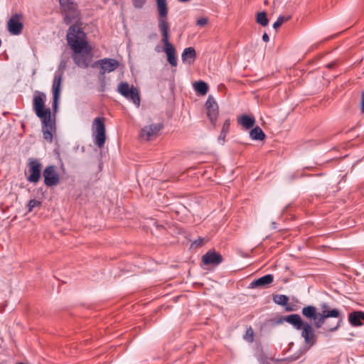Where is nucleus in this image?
<instances>
[{
  "label": "nucleus",
  "mask_w": 364,
  "mask_h": 364,
  "mask_svg": "<svg viewBox=\"0 0 364 364\" xmlns=\"http://www.w3.org/2000/svg\"><path fill=\"white\" fill-rule=\"evenodd\" d=\"M361 111L364 113V92H362Z\"/></svg>",
  "instance_id": "36"
},
{
  "label": "nucleus",
  "mask_w": 364,
  "mask_h": 364,
  "mask_svg": "<svg viewBox=\"0 0 364 364\" xmlns=\"http://www.w3.org/2000/svg\"><path fill=\"white\" fill-rule=\"evenodd\" d=\"M274 280V276L271 274H266L262 276L254 281H252L250 284L251 288L255 287H265L267 285L270 284Z\"/></svg>",
  "instance_id": "21"
},
{
  "label": "nucleus",
  "mask_w": 364,
  "mask_h": 364,
  "mask_svg": "<svg viewBox=\"0 0 364 364\" xmlns=\"http://www.w3.org/2000/svg\"><path fill=\"white\" fill-rule=\"evenodd\" d=\"M92 132L94 143L99 148L104 146L106 141V129L103 117H96L93 120Z\"/></svg>",
  "instance_id": "5"
},
{
  "label": "nucleus",
  "mask_w": 364,
  "mask_h": 364,
  "mask_svg": "<svg viewBox=\"0 0 364 364\" xmlns=\"http://www.w3.org/2000/svg\"><path fill=\"white\" fill-rule=\"evenodd\" d=\"M286 321L291 324L296 330H300L306 321H304L299 314H294L282 318L279 322Z\"/></svg>",
  "instance_id": "19"
},
{
  "label": "nucleus",
  "mask_w": 364,
  "mask_h": 364,
  "mask_svg": "<svg viewBox=\"0 0 364 364\" xmlns=\"http://www.w3.org/2000/svg\"><path fill=\"white\" fill-rule=\"evenodd\" d=\"M301 313L306 318L313 320L314 326L317 328V321L318 319V318H319L320 313L317 312L316 307L312 305L304 306L302 308Z\"/></svg>",
  "instance_id": "17"
},
{
  "label": "nucleus",
  "mask_w": 364,
  "mask_h": 364,
  "mask_svg": "<svg viewBox=\"0 0 364 364\" xmlns=\"http://www.w3.org/2000/svg\"><path fill=\"white\" fill-rule=\"evenodd\" d=\"M328 318H338V321L336 325L333 326L326 325L325 329L330 332H333L338 330L341 326L343 320V316L341 311L336 309H328L327 311H321V312L319 314V318H318V319L317 321V328H321L324 324L325 321Z\"/></svg>",
  "instance_id": "4"
},
{
  "label": "nucleus",
  "mask_w": 364,
  "mask_h": 364,
  "mask_svg": "<svg viewBox=\"0 0 364 364\" xmlns=\"http://www.w3.org/2000/svg\"><path fill=\"white\" fill-rule=\"evenodd\" d=\"M162 129V125L160 124H152L144 127L141 129V136L142 139L149 141L155 136Z\"/></svg>",
  "instance_id": "15"
},
{
  "label": "nucleus",
  "mask_w": 364,
  "mask_h": 364,
  "mask_svg": "<svg viewBox=\"0 0 364 364\" xmlns=\"http://www.w3.org/2000/svg\"><path fill=\"white\" fill-rule=\"evenodd\" d=\"M44 184L48 187L57 186L60 182V176L54 165L47 166L43 171Z\"/></svg>",
  "instance_id": "9"
},
{
  "label": "nucleus",
  "mask_w": 364,
  "mask_h": 364,
  "mask_svg": "<svg viewBox=\"0 0 364 364\" xmlns=\"http://www.w3.org/2000/svg\"><path fill=\"white\" fill-rule=\"evenodd\" d=\"M196 57V50L193 47L186 48L181 55V59L183 63L191 64L194 62Z\"/></svg>",
  "instance_id": "22"
},
{
  "label": "nucleus",
  "mask_w": 364,
  "mask_h": 364,
  "mask_svg": "<svg viewBox=\"0 0 364 364\" xmlns=\"http://www.w3.org/2000/svg\"><path fill=\"white\" fill-rule=\"evenodd\" d=\"M21 15L14 14L8 21V30L12 35H19L23 29V23L20 21Z\"/></svg>",
  "instance_id": "14"
},
{
  "label": "nucleus",
  "mask_w": 364,
  "mask_h": 364,
  "mask_svg": "<svg viewBox=\"0 0 364 364\" xmlns=\"http://www.w3.org/2000/svg\"><path fill=\"white\" fill-rule=\"evenodd\" d=\"M230 128V121L226 120L223 126L220 136H218V141L220 144H223L225 142V138Z\"/></svg>",
  "instance_id": "27"
},
{
  "label": "nucleus",
  "mask_w": 364,
  "mask_h": 364,
  "mask_svg": "<svg viewBox=\"0 0 364 364\" xmlns=\"http://www.w3.org/2000/svg\"><path fill=\"white\" fill-rule=\"evenodd\" d=\"M85 38V33L79 26L73 25L69 28L67 41L74 52L73 60L78 67L84 69L89 67L92 59L91 48H87Z\"/></svg>",
  "instance_id": "1"
},
{
  "label": "nucleus",
  "mask_w": 364,
  "mask_h": 364,
  "mask_svg": "<svg viewBox=\"0 0 364 364\" xmlns=\"http://www.w3.org/2000/svg\"><path fill=\"white\" fill-rule=\"evenodd\" d=\"M158 26L161 33V42L164 48L173 47V44L169 41V24L168 21H158Z\"/></svg>",
  "instance_id": "16"
},
{
  "label": "nucleus",
  "mask_w": 364,
  "mask_h": 364,
  "mask_svg": "<svg viewBox=\"0 0 364 364\" xmlns=\"http://www.w3.org/2000/svg\"><path fill=\"white\" fill-rule=\"evenodd\" d=\"M164 51L167 55V60L173 67L177 66V59L176 57V49L174 46L170 48H164Z\"/></svg>",
  "instance_id": "23"
},
{
  "label": "nucleus",
  "mask_w": 364,
  "mask_h": 364,
  "mask_svg": "<svg viewBox=\"0 0 364 364\" xmlns=\"http://www.w3.org/2000/svg\"><path fill=\"white\" fill-rule=\"evenodd\" d=\"M118 91L122 96L136 105V107H139L140 97L136 88L133 86L130 87L127 82H122L118 86Z\"/></svg>",
  "instance_id": "7"
},
{
  "label": "nucleus",
  "mask_w": 364,
  "mask_h": 364,
  "mask_svg": "<svg viewBox=\"0 0 364 364\" xmlns=\"http://www.w3.org/2000/svg\"><path fill=\"white\" fill-rule=\"evenodd\" d=\"M333 63H329V64L327 65V67L328 68H331L333 67Z\"/></svg>",
  "instance_id": "41"
},
{
  "label": "nucleus",
  "mask_w": 364,
  "mask_h": 364,
  "mask_svg": "<svg viewBox=\"0 0 364 364\" xmlns=\"http://www.w3.org/2000/svg\"><path fill=\"white\" fill-rule=\"evenodd\" d=\"M291 18V16L290 15L287 16H279L277 21L273 23V28L277 30L282 23L288 21Z\"/></svg>",
  "instance_id": "30"
},
{
  "label": "nucleus",
  "mask_w": 364,
  "mask_h": 364,
  "mask_svg": "<svg viewBox=\"0 0 364 364\" xmlns=\"http://www.w3.org/2000/svg\"><path fill=\"white\" fill-rule=\"evenodd\" d=\"M239 123L246 129H249L254 127L255 123V117L247 114H243L239 119Z\"/></svg>",
  "instance_id": "24"
},
{
  "label": "nucleus",
  "mask_w": 364,
  "mask_h": 364,
  "mask_svg": "<svg viewBox=\"0 0 364 364\" xmlns=\"http://www.w3.org/2000/svg\"><path fill=\"white\" fill-rule=\"evenodd\" d=\"M62 13L64 14V21L70 24L77 16V4L73 0H59Z\"/></svg>",
  "instance_id": "6"
},
{
  "label": "nucleus",
  "mask_w": 364,
  "mask_h": 364,
  "mask_svg": "<svg viewBox=\"0 0 364 364\" xmlns=\"http://www.w3.org/2000/svg\"><path fill=\"white\" fill-rule=\"evenodd\" d=\"M155 50H156L157 53L161 52L160 48H159V46H156V47H155Z\"/></svg>",
  "instance_id": "39"
},
{
  "label": "nucleus",
  "mask_w": 364,
  "mask_h": 364,
  "mask_svg": "<svg viewBox=\"0 0 364 364\" xmlns=\"http://www.w3.org/2000/svg\"><path fill=\"white\" fill-rule=\"evenodd\" d=\"M178 1H180V2L185 3V2L189 1L190 0H178Z\"/></svg>",
  "instance_id": "42"
},
{
  "label": "nucleus",
  "mask_w": 364,
  "mask_h": 364,
  "mask_svg": "<svg viewBox=\"0 0 364 364\" xmlns=\"http://www.w3.org/2000/svg\"><path fill=\"white\" fill-rule=\"evenodd\" d=\"M207 115L212 124H214L218 115V106L216 100L212 95H209L205 104Z\"/></svg>",
  "instance_id": "12"
},
{
  "label": "nucleus",
  "mask_w": 364,
  "mask_h": 364,
  "mask_svg": "<svg viewBox=\"0 0 364 364\" xmlns=\"http://www.w3.org/2000/svg\"><path fill=\"white\" fill-rule=\"evenodd\" d=\"M249 331H250V336H251L250 341H252L253 340V332H252V330L251 328L247 331V334L249 333Z\"/></svg>",
  "instance_id": "38"
},
{
  "label": "nucleus",
  "mask_w": 364,
  "mask_h": 364,
  "mask_svg": "<svg viewBox=\"0 0 364 364\" xmlns=\"http://www.w3.org/2000/svg\"><path fill=\"white\" fill-rule=\"evenodd\" d=\"M272 228H273V229H276V228H277L276 223H275V222H272Z\"/></svg>",
  "instance_id": "40"
},
{
  "label": "nucleus",
  "mask_w": 364,
  "mask_h": 364,
  "mask_svg": "<svg viewBox=\"0 0 364 364\" xmlns=\"http://www.w3.org/2000/svg\"><path fill=\"white\" fill-rule=\"evenodd\" d=\"M273 301L281 306H285L289 301V297L284 294H277L273 296Z\"/></svg>",
  "instance_id": "29"
},
{
  "label": "nucleus",
  "mask_w": 364,
  "mask_h": 364,
  "mask_svg": "<svg viewBox=\"0 0 364 364\" xmlns=\"http://www.w3.org/2000/svg\"><path fill=\"white\" fill-rule=\"evenodd\" d=\"M250 137L252 140L261 141L264 139L265 134L262 129L259 127L257 126L250 131Z\"/></svg>",
  "instance_id": "25"
},
{
  "label": "nucleus",
  "mask_w": 364,
  "mask_h": 364,
  "mask_svg": "<svg viewBox=\"0 0 364 364\" xmlns=\"http://www.w3.org/2000/svg\"><path fill=\"white\" fill-rule=\"evenodd\" d=\"M202 261L206 265L218 266L223 262V258L219 252L209 250L203 255Z\"/></svg>",
  "instance_id": "13"
},
{
  "label": "nucleus",
  "mask_w": 364,
  "mask_h": 364,
  "mask_svg": "<svg viewBox=\"0 0 364 364\" xmlns=\"http://www.w3.org/2000/svg\"><path fill=\"white\" fill-rule=\"evenodd\" d=\"M41 205V202L36 200L35 199H31L28 201L27 208L28 212H31L33 209L36 207H40Z\"/></svg>",
  "instance_id": "31"
},
{
  "label": "nucleus",
  "mask_w": 364,
  "mask_h": 364,
  "mask_svg": "<svg viewBox=\"0 0 364 364\" xmlns=\"http://www.w3.org/2000/svg\"><path fill=\"white\" fill-rule=\"evenodd\" d=\"M46 94L35 91L33 95V109L36 114L42 120V132L43 138L48 142L53 141V133L55 131V122L51 119V112L45 108Z\"/></svg>",
  "instance_id": "2"
},
{
  "label": "nucleus",
  "mask_w": 364,
  "mask_h": 364,
  "mask_svg": "<svg viewBox=\"0 0 364 364\" xmlns=\"http://www.w3.org/2000/svg\"><path fill=\"white\" fill-rule=\"evenodd\" d=\"M256 22L262 26H267L269 24V19L264 11L258 12L256 15Z\"/></svg>",
  "instance_id": "26"
},
{
  "label": "nucleus",
  "mask_w": 364,
  "mask_h": 364,
  "mask_svg": "<svg viewBox=\"0 0 364 364\" xmlns=\"http://www.w3.org/2000/svg\"><path fill=\"white\" fill-rule=\"evenodd\" d=\"M301 330V336L304 339L305 344L310 347L314 346L316 343V336L311 324L306 321Z\"/></svg>",
  "instance_id": "11"
},
{
  "label": "nucleus",
  "mask_w": 364,
  "mask_h": 364,
  "mask_svg": "<svg viewBox=\"0 0 364 364\" xmlns=\"http://www.w3.org/2000/svg\"><path fill=\"white\" fill-rule=\"evenodd\" d=\"M287 311H291V308H289V307H287L286 309Z\"/></svg>",
  "instance_id": "43"
},
{
  "label": "nucleus",
  "mask_w": 364,
  "mask_h": 364,
  "mask_svg": "<svg viewBox=\"0 0 364 364\" xmlns=\"http://www.w3.org/2000/svg\"><path fill=\"white\" fill-rule=\"evenodd\" d=\"M320 306L321 311H327L328 309H329L328 304L326 302L321 303Z\"/></svg>",
  "instance_id": "35"
},
{
  "label": "nucleus",
  "mask_w": 364,
  "mask_h": 364,
  "mask_svg": "<svg viewBox=\"0 0 364 364\" xmlns=\"http://www.w3.org/2000/svg\"><path fill=\"white\" fill-rule=\"evenodd\" d=\"M195 90L201 95H205L208 90V84L203 81H198L195 83Z\"/></svg>",
  "instance_id": "28"
},
{
  "label": "nucleus",
  "mask_w": 364,
  "mask_h": 364,
  "mask_svg": "<svg viewBox=\"0 0 364 364\" xmlns=\"http://www.w3.org/2000/svg\"><path fill=\"white\" fill-rule=\"evenodd\" d=\"M262 40L264 42H268L269 41V37L267 33H264L262 36Z\"/></svg>",
  "instance_id": "37"
},
{
  "label": "nucleus",
  "mask_w": 364,
  "mask_h": 364,
  "mask_svg": "<svg viewBox=\"0 0 364 364\" xmlns=\"http://www.w3.org/2000/svg\"><path fill=\"white\" fill-rule=\"evenodd\" d=\"M208 23V18H198L196 21V24L199 26H204Z\"/></svg>",
  "instance_id": "33"
},
{
  "label": "nucleus",
  "mask_w": 364,
  "mask_h": 364,
  "mask_svg": "<svg viewBox=\"0 0 364 364\" xmlns=\"http://www.w3.org/2000/svg\"><path fill=\"white\" fill-rule=\"evenodd\" d=\"M348 321L353 326H360L364 324V311H355L349 314Z\"/></svg>",
  "instance_id": "20"
},
{
  "label": "nucleus",
  "mask_w": 364,
  "mask_h": 364,
  "mask_svg": "<svg viewBox=\"0 0 364 364\" xmlns=\"http://www.w3.org/2000/svg\"><path fill=\"white\" fill-rule=\"evenodd\" d=\"M147 0H132V4L136 9H141Z\"/></svg>",
  "instance_id": "32"
},
{
  "label": "nucleus",
  "mask_w": 364,
  "mask_h": 364,
  "mask_svg": "<svg viewBox=\"0 0 364 364\" xmlns=\"http://www.w3.org/2000/svg\"><path fill=\"white\" fill-rule=\"evenodd\" d=\"M119 62L113 58H104L95 61L92 64V67L95 68L99 65L100 67V73L104 75L106 73H110L115 70L119 67Z\"/></svg>",
  "instance_id": "10"
},
{
  "label": "nucleus",
  "mask_w": 364,
  "mask_h": 364,
  "mask_svg": "<svg viewBox=\"0 0 364 364\" xmlns=\"http://www.w3.org/2000/svg\"><path fill=\"white\" fill-rule=\"evenodd\" d=\"M203 239L199 238L193 242L192 246H196V247L201 246L203 245Z\"/></svg>",
  "instance_id": "34"
},
{
  "label": "nucleus",
  "mask_w": 364,
  "mask_h": 364,
  "mask_svg": "<svg viewBox=\"0 0 364 364\" xmlns=\"http://www.w3.org/2000/svg\"><path fill=\"white\" fill-rule=\"evenodd\" d=\"M68 60V54L63 53L60 58V63L58 66V68L54 73L52 85L54 109L57 108L58 101L59 100L60 94V84Z\"/></svg>",
  "instance_id": "3"
},
{
  "label": "nucleus",
  "mask_w": 364,
  "mask_h": 364,
  "mask_svg": "<svg viewBox=\"0 0 364 364\" xmlns=\"http://www.w3.org/2000/svg\"><path fill=\"white\" fill-rule=\"evenodd\" d=\"M28 166L29 175L27 177V181L31 183H38L41 176V163L38 159L30 158L28 159Z\"/></svg>",
  "instance_id": "8"
},
{
  "label": "nucleus",
  "mask_w": 364,
  "mask_h": 364,
  "mask_svg": "<svg viewBox=\"0 0 364 364\" xmlns=\"http://www.w3.org/2000/svg\"><path fill=\"white\" fill-rule=\"evenodd\" d=\"M158 21H168V7L166 0H156Z\"/></svg>",
  "instance_id": "18"
}]
</instances>
